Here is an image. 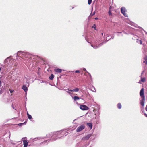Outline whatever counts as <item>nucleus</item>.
<instances>
[{
    "label": "nucleus",
    "mask_w": 147,
    "mask_h": 147,
    "mask_svg": "<svg viewBox=\"0 0 147 147\" xmlns=\"http://www.w3.org/2000/svg\"><path fill=\"white\" fill-rule=\"evenodd\" d=\"M54 136H55V137L56 138H52L51 139H49L48 140H47L46 141H45L41 143V144H45L46 143L48 142L49 141H55L56 140L57 138H61L60 137L61 136H62L61 135V131H58L56 132H54Z\"/></svg>",
    "instance_id": "nucleus-1"
},
{
    "label": "nucleus",
    "mask_w": 147,
    "mask_h": 147,
    "mask_svg": "<svg viewBox=\"0 0 147 147\" xmlns=\"http://www.w3.org/2000/svg\"><path fill=\"white\" fill-rule=\"evenodd\" d=\"M31 55V54L28 52L19 51L17 53L16 56H18L17 59H18V57H21L24 59V58L28 57Z\"/></svg>",
    "instance_id": "nucleus-2"
},
{
    "label": "nucleus",
    "mask_w": 147,
    "mask_h": 147,
    "mask_svg": "<svg viewBox=\"0 0 147 147\" xmlns=\"http://www.w3.org/2000/svg\"><path fill=\"white\" fill-rule=\"evenodd\" d=\"M121 13L125 16L126 17H128V16L125 13V12L127 11V10L124 7H122L121 8Z\"/></svg>",
    "instance_id": "nucleus-3"
},
{
    "label": "nucleus",
    "mask_w": 147,
    "mask_h": 147,
    "mask_svg": "<svg viewBox=\"0 0 147 147\" xmlns=\"http://www.w3.org/2000/svg\"><path fill=\"white\" fill-rule=\"evenodd\" d=\"M107 42V41H103L102 43L99 44L98 46L95 45H91V46L93 47L94 49H96L98 48L99 47L102 46L105 43Z\"/></svg>",
    "instance_id": "nucleus-4"
},
{
    "label": "nucleus",
    "mask_w": 147,
    "mask_h": 147,
    "mask_svg": "<svg viewBox=\"0 0 147 147\" xmlns=\"http://www.w3.org/2000/svg\"><path fill=\"white\" fill-rule=\"evenodd\" d=\"M29 84L28 82H26V85H23L22 86V89L25 92L27 91L28 88L27 87L29 86Z\"/></svg>",
    "instance_id": "nucleus-5"
},
{
    "label": "nucleus",
    "mask_w": 147,
    "mask_h": 147,
    "mask_svg": "<svg viewBox=\"0 0 147 147\" xmlns=\"http://www.w3.org/2000/svg\"><path fill=\"white\" fill-rule=\"evenodd\" d=\"M80 108L82 110H87L89 109L88 107L84 105H80Z\"/></svg>",
    "instance_id": "nucleus-6"
},
{
    "label": "nucleus",
    "mask_w": 147,
    "mask_h": 147,
    "mask_svg": "<svg viewBox=\"0 0 147 147\" xmlns=\"http://www.w3.org/2000/svg\"><path fill=\"white\" fill-rule=\"evenodd\" d=\"M84 128L85 126L84 125H82L77 128L76 129V132H79L82 130Z\"/></svg>",
    "instance_id": "nucleus-7"
},
{
    "label": "nucleus",
    "mask_w": 147,
    "mask_h": 147,
    "mask_svg": "<svg viewBox=\"0 0 147 147\" xmlns=\"http://www.w3.org/2000/svg\"><path fill=\"white\" fill-rule=\"evenodd\" d=\"M92 134H89L83 137L82 139V140H86L89 139L92 136Z\"/></svg>",
    "instance_id": "nucleus-8"
},
{
    "label": "nucleus",
    "mask_w": 147,
    "mask_h": 147,
    "mask_svg": "<svg viewBox=\"0 0 147 147\" xmlns=\"http://www.w3.org/2000/svg\"><path fill=\"white\" fill-rule=\"evenodd\" d=\"M145 101V98H144V97L142 98V100H140V105H141L142 106V107H144V106ZM141 108H143V107H141Z\"/></svg>",
    "instance_id": "nucleus-9"
},
{
    "label": "nucleus",
    "mask_w": 147,
    "mask_h": 147,
    "mask_svg": "<svg viewBox=\"0 0 147 147\" xmlns=\"http://www.w3.org/2000/svg\"><path fill=\"white\" fill-rule=\"evenodd\" d=\"M61 131V135L62 136H61V137H62V136H66L68 134V132L66 130H63V131Z\"/></svg>",
    "instance_id": "nucleus-10"
},
{
    "label": "nucleus",
    "mask_w": 147,
    "mask_h": 147,
    "mask_svg": "<svg viewBox=\"0 0 147 147\" xmlns=\"http://www.w3.org/2000/svg\"><path fill=\"white\" fill-rule=\"evenodd\" d=\"M144 94V89L143 88H142L140 92V96L142 98L143 97L145 98Z\"/></svg>",
    "instance_id": "nucleus-11"
},
{
    "label": "nucleus",
    "mask_w": 147,
    "mask_h": 147,
    "mask_svg": "<svg viewBox=\"0 0 147 147\" xmlns=\"http://www.w3.org/2000/svg\"><path fill=\"white\" fill-rule=\"evenodd\" d=\"M47 137L48 138H50V137H53V138H54V137H55V136H54V133H52L51 132L50 133H49L47 135Z\"/></svg>",
    "instance_id": "nucleus-12"
},
{
    "label": "nucleus",
    "mask_w": 147,
    "mask_h": 147,
    "mask_svg": "<svg viewBox=\"0 0 147 147\" xmlns=\"http://www.w3.org/2000/svg\"><path fill=\"white\" fill-rule=\"evenodd\" d=\"M67 90L71 92H77L79 90V89L78 88H76L74 89H73V90H70L69 89H67Z\"/></svg>",
    "instance_id": "nucleus-13"
},
{
    "label": "nucleus",
    "mask_w": 147,
    "mask_h": 147,
    "mask_svg": "<svg viewBox=\"0 0 147 147\" xmlns=\"http://www.w3.org/2000/svg\"><path fill=\"white\" fill-rule=\"evenodd\" d=\"M23 142L24 145L23 147H27V146L28 145V142L27 141V140H23Z\"/></svg>",
    "instance_id": "nucleus-14"
},
{
    "label": "nucleus",
    "mask_w": 147,
    "mask_h": 147,
    "mask_svg": "<svg viewBox=\"0 0 147 147\" xmlns=\"http://www.w3.org/2000/svg\"><path fill=\"white\" fill-rule=\"evenodd\" d=\"M54 71L57 73H61V72L62 70L59 68H57L54 69Z\"/></svg>",
    "instance_id": "nucleus-15"
},
{
    "label": "nucleus",
    "mask_w": 147,
    "mask_h": 147,
    "mask_svg": "<svg viewBox=\"0 0 147 147\" xmlns=\"http://www.w3.org/2000/svg\"><path fill=\"white\" fill-rule=\"evenodd\" d=\"M144 61H143V63H145L146 65H147V56H145V57L144 58Z\"/></svg>",
    "instance_id": "nucleus-16"
},
{
    "label": "nucleus",
    "mask_w": 147,
    "mask_h": 147,
    "mask_svg": "<svg viewBox=\"0 0 147 147\" xmlns=\"http://www.w3.org/2000/svg\"><path fill=\"white\" fill-rule=\"evenodd\" d=\"M11 57V56L7 58L6 59H5L4 61L5 63L6 64L9 61V59H10Z\"/></svg>",
    "instance_id": "nucleus-17"
},
{
    "label": "nucleus",
    "mask_w": 147,
    "mask_h": 147,
    "mask_svg": "<svg viewBox=\"0 0 147 147\" xmlns=\"http://www.w3.org/2000/svg\"><path fill=\"white\" fill-rule=\"evenodd\" d=\"M87 125L88 127L90 128V129H91L92 127V123H87Z\"/></svg>",
    "instance_id": "nucleus-18"
},
{
    "label": "nucleus",
    "mask_w": 147,
    "mask_h": 147,
    "mask_svg": "<svg viewBox=\"0 0 147 147\" xmlns=\"http://www.w3.org/2000/svg\"><path fill=\"white\" fill-rule=\"evenodd\" d=\"M73 99L74 100V101H76L77 100H78L80 99V98L76 96H75L74 98Z\"/></svg>",
    "instance_id": "nucleus-19"
},
{
    "label": "nucleus",
    "mask_w": 147,
    "mask_h": 147,
    "mask_svg": "<svg viewBox=\"0 0 147 147\" xmlns=\"http://www.w3.org/2000/svg\"><path fill=\"white\" fill-rule=\"evenodd\" d=\"M145 81V78L144 77L142 78L141 77L140 81H139L138 82L139 83H141L140 82V81L142 82H144Z\"/></svg>",
    "instance_id": "nucleus-20"
},
{
    "label": "nucleus",
    "mask_w": 147,
    "mask_h": 147,
    "mask_svg": "<svg viewBox=\"0 0 147 147\" xmlns=\"http://www.w3.org/2000/svg\"><path fill=\"white\" fill-rule=\"evenodd\" d=\"M54 76L53 74H51V75H50V76L49 77V79L50 80H52L54 78Z\"/></svg>",
    "instance_id": "nucleus-21"
},
{
    "label": "nucleus",
    "mask_w": 147,
    "mask_h": 147,
    "mask_svg": "<svg viewBox=\"0 0 147 147\" xmlns=\"http://www.w3.org/2000/svg\"><path fill=\"white\" fill-rule=\"evenodd\" d=\"M26 123V121L24 122L23 123H19L18 125L19 126H21L23 125H25Z\"/></svg>",
    "instance_id": "nucleus-22"
},
{
    "label": "nucleus",
    "mask_w": 147,
    "mask_h": 147,
    "mask_svg": "<svg viewBox=\"0 0 147 147\" xmlns=\"http://www.w3.org/2000/svg\"><path fill=\"white\" fill-rule=\"evenodd\" d=\"M27 116L28 118L30 120L32 119V117L31 115L30 114H29L27 112Z\"/></svg>",
    "instance_id": "nucleus-23"
},
{
    "label": "nucleus",
    "mask_w": 147,
    "mask_h": 147,
    "mask_svg": "<svg viewBox=\"0 0 147 147\" xmlns=\"http://www.w3.org/2000/svg\"><path fill=\"white\" fill-rule=\"evenodd\" d=\"M141 112H142V113H143L144 115L146 117H147V114L145 113V111L144 109H142L141 110Z\"/></svg>",
    "instance_id": "nucleus-24"
},
{
    "label": "nucleus",
    "mask_w": 147,
    "mask_h": 147,
    "mask_svg": "<svg viewBox=\"0 0 147 147\" xmlns=\"http://www.w3.org/2000/svg\"><path fill=\"white\" fill-rule=\"evenodd\" d=\"M45 138V137H43V138H41L40 137H38L34 139V141H36V140H40L41 139L44 138Z\"/></svg>",
    "instance_id": "nucleus-25"
},
{
    "label": "nucleus",
    "mask_w": 147,
    "mask_h": 147,
    "mask_svg": "<svg viewBox=\"0 0 147 147\" xmlns=\"http://www.w3.org/2000/svg\"><path fill=\"white\" fill-rule=\"evenodd\" d=\"M122 106L120 103H119L117 104V107L119 109H121V108Z\"/></svg>",
    "instance_id": "nucleus-26"
},
{
    "label": "nucleus",
    "mask_w": 147,
    "mask_h": 147,
    "mask_svg": "<svg viewBox=\"0 0 147 147\" xmlns=\"http://www.w3.org/2000/svg\"><path fill=\"white\" fill-rule=\"evenodd\" d=\"M137 42L138 43L140 44H142V41L141 40H140L137 39Z\"/></svg>",
    "instance_id": "nucleus-27"
},
{
    "label": "nucleus",
    "mask_w": 147,
    "mask_h": 147,
    "mask_svg": "<svg viewBox=\"0 0 147 147\" xmlns=\"http://www.w3.org/2000/svg\"><path fill=\"white\" fill-rule=\"evenodd\" d=\"M67 90V89H64L63 90L65 91L67 93H68L70 95H71L72 94V93H71L70 92V91H66Z\"/></svg>",
    "instance_id": "nucleus-28"
},
{
    "label": "nucleus",
    "mask_w": 147,
    "mask_h": 147,
    "mask_svg": "<svg viewBox=\"0 0 147 147\" xmlns=\"http://www.w3.org/2000/svg\"><path fill=\"white\" fill-rule=\"evenodd\" d=\"M114 38V37L111 36V38L110 39H108L107 40V37L106 38V39L107 40H106L105 41H107V42L108 41L110 40H111V39H113Z\"/></svg>",
    "instance_id": "nucleus-29"
},
{
    "label": "nucleus",
    "mask_w": 147,
    "mask_h": 147,
    "mask_svg": "<svg viewBox=\"0 0 147 147\" xmlns=\"http://www.w3.org/2000/svg\"><path fill=\"white\" fill-rule=\"evenodd\" d=\"M92 28H93L95 30H96V25L95 24H94L92 26Z\"/></svg>",
    "instance_id": "nucleus-30"
},
{
    "label": "nucleus",
    "mask_w": 147,
    "mask_h": 147,
    "mask_svg": "<svg viewBox=\"0 0 147 147\" xmlns=\"http://www.w3.org/2000/svg\"><path fill=\"white\" fill-rule=\"evenodd\" d=\"M82 70H83V71H85L86 73H87V72H88L86 70V68H82Z\"/></svg>",
    "instance_id": "nucleus-31"
},
{
    "label": "nucleus",
    "mask_w": 147,
    "mask_h": 147,
    "mask_svg": "<svg viewBox=\"0 0 147 147\" xmlns=\"http://www.w3.org/2000/svg\"><path fill=\"white\" fill-rule=\"evenodd\" d=\"M108 14L109 15V16H111L112 15V13L111 12V10H109L108 11Z\"/></svg>",
    "instance_id": "nucleus-32"
},
{
    "label": "nucleus",
    "mask_w": 147,
    "mask_h": 147,
    "mask_svg": "<svg viewBox=\"0 0 147 147\" xmlns=\"http://www.w3.org/2000/svg\"><path fill=\"white\" fill-rule=\"evenodd\" d=\"M92 0H88V4L90 5L92 3Z\"/></svg>",
    "instance_id": "nucleus-33"
},
{
    "label": "nucleus",
    "mask_w": 147,
    "mask_h": 147,
    "mask_svg": "<svg viewBox=\"0 0 147 147\" xmlns=\"http://www.w3.org/2000/svg\"><path fill=\"white\" fill-rule=\"evenodd\" d=\"M9 91H10V93L11 94L14 91V90H11L10 89H9Z\"/></svg>",
    "instance_id": "nucleus-34"
},
{
    "label": "nucleus",
    "mask_w": 147,
    "mask_h": 147,
    "mask_svg": "<svg viewBox=\"0 0 147 147\" xmlns=\"http://www.w3.org/2000/svg\"><path fill=\"white\" fill-rule=\"evenodd\" d=\"M75 72L76 73H80V71L79 70H76L75 71Z\"/></svg>",
    "instance_id": "nucleus-35"
},
{
    "label": "nucleus",
    "mask_w": 147,
    "mask_h": 147,
    "mask_svg": "<svg viewBox=\"0 0 147 147\" xmlns=\"http://www.w3.org/2000/svg\"><path fill=\"white\" fill-rule=\"evenodd\" d=\"M87 73H88L89 75V76L90 77V78H91L92 76H91L90 74L88 72H87Z\"/></svg>",
    "instance_id": "nucleus-36"
},
{
    "label": "nucleus",
    "mask_w": 147,
    "mask_h": 147,
    "mask_svg": "<svg viewBox=\"0 0 147 147\" xmlns=\"http://www.w3.org/2000/svg\"><path fill=\"white\" fill-rule=\"evenodd\" d=\"M92 14L91 13L90 15V16H89V18H91V17H92L93 16H92Z\"/></svg>",
    "instance_id": "nucleus-37"
},
{
    "label": "nucleus",
    "mask_w": 147,
    "mask_h": 147,
    "mask_svg": "<svg viewBox=\"0 0 147 147\" xmlns=\"http://www.w3.org/2000/svg\"><path fill=\"white\" fill-rule=\"evenodd\" d=\"M144 70H143V71H142V73H141V76H142V74H143V73H144Z\"/></svg>",
    "instance_id": "nucleus-38"
},
{
    "label": "nucleus",
    "mask_w": 147,
    "mask_h": 147,
    "mask_svg": "<svg viewBox=\"0 0 147 147\" xmlns=\"http://www.w3.org/2000/svg\"><path fill=\"white\" fill-rule=\"evenodd\" d=\"M2 93V91L1 90H0V95Z\"/></svg>",
    "instance_id": "nucleus-39"
},
{
    "label": "nucleus",
    "mask_w": 147,
    "mask_h": 147,
    "mask_svg": "<svg viewBox=\"0 0 147 147\" xmlns=\"http://www.w3.org/2000/svg\"><path fill=\"white\" fill-rule=\"evenodd\" d=\"M95 12H93V14H92V16H93L95 14Z\"/></svg>",
    "instance_id": "nucleus-40"
},
{
    "label": "nucleus",
    "mask_w": 147,
    "mask_h": 147,
    "mask_svg": "<svg viewBox=\"0 0 147 147\" xmlns=\"http://www.w3.org/2000/svg\"><path fill=\"white\" fill-rule=\"evenodd\" d=\"M145 110L146 111H147V105L145 107Z\"/></svg>",
    "instance_id": "nucleus-41"
},
{
    "label": "nucleus",
    "mask_w": 147,
    "mask_h": 147,
    "mask_svg": "<svg viewBox=\"0 0 147 147\" xmlns=\"http://www.w3.org/2000/svg\"><path fill=\"white\" fill-rule=\"evenodd\" d=\"M1 83H2V82H1V81L0 80V87H1Z\"/></svg>",
    "instance_id": "nucleus-42"
},
{
    "label": "nucleus",
    "mask_w": 147,
    "mask_h": 147,
    "mask_svg": "<svg viewBox=\"0 0 147 147\" xmlns=\"http://www.w3.org/2000/svg\"><path fill=\"white\" fill-rule=\"evenodd\" d=\"M0 147H3V146L2 144H0Z\"/></svg>",
    "instance_id": "nucleus-43"
},
{
    "label": "nucleus",
    "mask_w": 147,
    "mask_h": 147,
    "mask_svg": "<svg viewBox=\"0 0 147 147\" xmlns=\"http://www.w3.org/2000/svg\"><path fill=\"white\" fill-rule=\"evenodd\" d=\"M3 139H2V140H0V142H1L0 143H1V144H2V143L1 142V141H3Z\"/></svg>",
    "instance_id": "nucleus-44"
},
{
    "label": "nucleus",
    "mask_w": 147,
    "mask_h": 147,
    "mask_svg": "<svg viewBox=\"0 0 147 147\" xmlns=\"http://www.w3.org/2000/svg\"><path fill=\"white\" fill-rule=\"evenodd\" d=\"M95 19L96 20H97L98 19V18H95Z\"/></svg>",
    "instance_id": "nucleus-45"
},
{
    "label": "nucleus",
    "mask_w": 147,
    "mask_h": 147,
    "mask_svg": "<svg viewBox=\"0 0 147 147\" xmlns=\"http://www.w3.org/2000/svg\"><path fill=\"white\" fill-rule=\"evenodd\" d=\"M117 33H120V34H121L122 33V32H117Z\"/></svg>",
    "instance_id": "nucleus-46"
},
{
    "label": "nucleus",
    "mask_w": 147,
    "mask_h": 147,
    "mask_svg": "<svg viewBox=\"0 0 147 147\" xmlns=\"http://www.w3.org/2000/svg\"><path fill=\"white\" fill-rule=\"evenodd\" d=\"M111 7L110 6V7H109V10H110V9H111Z\"/></svg>",
    "instance_id": "nucleus-47"
},
{
    "label": "nucleus",
    "mask_w": 147,
    "mask_h": 147,
    "mask_svg": "<svg viewBox=\"0 0 147 147\" xmlns=\"http://www.w3.org/2000/svg\"><path fill=\"white\" fill-rule=\"evenodd\" d=\"M1 67H0V71H1Z\"/></svg>",
    "instance_id": "nucleus-48"
},
{
    "label": "nucleus",
    "mask_w": 147,
    "mask_h": 147,
    "mask_svg": "<svg viewBox=\"0 0 147 147\" xmlns=\"http://www.w3.org/2000/svg\"><path fill=\"white\" fill-rule=\"evenodd\" d=\"M10 134L9 135V138H10Z\"/></svg>",
    "instance_id": "nucleus-49"
},
{
    "label": "nucleus",
    "mask_w": 147,
    "mask_h": 147,
    "mask_svg": "<svg viewBox=\"0 0 147 147\" xmlns=\"http://www.w3.org/2000/svg\"><path fill=\"white\" fill-rule=\"evenodd\" d=\"M103 33H101V34H102V35H103Z\"/></svg>",
    "instance_id": "nucleus-50"
},
{
    "label": "nucleus",
    "mask_w": 147,
    "mask_h": 147,
    "mask_svg": "<svg viewBox=\"0 0 147 147\" xmlns=\"http://www.w3.org/2000/svg\"><path fill=\"white\" fill-rule=\"evenodd\" d=\"M124 33L125 34H127V33L126 32H124Z\"/></svg>",
    "instance_id": "nucleus-51"
},
{
    "label": "nucleus",
    "mask_w": 147,
    "mask_h": 147,
    "mask_svg": "<svg viewBox=\"0 0 147 147\" xmlns=\"http://www.w3.org/2000/svg\"><path fill=\"white\" fill-rule=\"evenodd\" d=\"M0 65H1L0 64ZM2 66V65H0V67H1V66Z\"/></svg>",
    "instance_id": "nucleus-52"
},
{
    "label": "nucleus",
    "mask_w": 147,
    "mask_h": 147,
    "mask_svg": "<svg viewBox=\"0 0 147 147\" xmlns=\"http://www.w3.org/2000/svg\"><path fill=\"white\" fill-rule=\"evenodd\" d=\"M7 71H9V70H8V69H7Z\"/></svg>",
    "instance_id": "nucleus-53"
},
{
    "label": "nucleus",
    "mask_w": 147,
    "mask_h": 147,
    "mask_svg": "<svg viewBox=\"0 0 147 147\" xmlns=\"http://www.w3.org/2000/svg\"><path fill=\"white\" fill-rule=\"evenodd\" d=\"M26 138V137H25V138L24 137L23 138Z\"/></svg>",
    "instance_id": "nucleus-54"
},
{
    "label": "nucleus",
    "mask_w": 147,
    "mask_h": 147,
    "mask_svg": "<svg viewBox=\"0 0 147 147\" xmlns=\"http://www.w3.org/2000/svg\"><path fill=\"white\" fill-rule=\"evenodd\" d=\"M110 36H108V37H110Z\"/></svg>",
    "instance_id": "nucleus-55"
},
{
    "label": "nucleus",
    "mask_w": 147,
    "mask_h": 147,
    "mask_svg": "<svg viewBox=\"0 0 147 147\" xmlns=\"http://www.w3.org/2000/svg\"><path fill=\"white\" fill-rule=\"evenodd\" d=\"M87 42L89 43V42L88 41H87Z\"/></svg>",
    "instance_id": "nucleus-56"
},
{
    "label": "nucleus",
    "mask_w": 147,
    "mask_h": 147,
    "mask_svg": "<svg viewBox=\"0 0 147 147\" xmlns=\"http://www.w3.org/2000/svg\"><path fill=\"white\" fill-rule=\"evenodd\" d=\"M81 147H84L82 146Z\"/></svg>",
    "instance_id": "nucleus-57"
}]
</instances>
